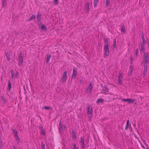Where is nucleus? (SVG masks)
Masks as SVG:
<instances>
[{"instance_id":"1","label":"nucleus","mask_w":149,"mask_h":149,"mask_svg":"<svg viewBox=\"0 0 149 149\" xmlns=\"http://www.w3.org/2000/svg\"><path fill=\"white\" fill-rule=\"evenodd\" d=\"M122 99L123 100L122 101L123 102H126L130 104L133 103L135 104H136V103L135 102L136 101V100L135 99H132L131 98H124Z\"/></svg>"},{"instance_id":"2","label":"nucleus","mask_w":149,"mask_h":149,"mask_svg":"<svg viewBox=\"0 0 149 149\" xmlns=\"http://www.w3.org/2000/svg\"><path fill=\"white\" fill-rule=\"evenodd\" d=\"M104 57L108 56L110 54L109 46H104Z\"/></svg>"},{"instance_id":"3","label":"nucleus","mask_w":149,"mask_h":149,"mask_svg":"<svg viewBox=\"0 0 149 149\" xmlns=\"http://www.w3.org/2000/svg\"><path fill=\"white\" fill-rule=\"evenodd\" d=\"M93 82L92 81L88 85V87L86 88L85 91L87 93H88L91 91L93 89Z\"/></svg>"},{"instance_id":"4","label":"nucleus","mask_w":149,"mask_h":149,"mask_svg":"<svg viewBox=\"0 0 149 149\" xmlns=\"http://www.w3.org/2000/svg\"><path fill=\"white\" fill-rule=\"evenodd\" d=\"M143 59L144 60V63H148L149 61V52L144 53L143 55Z\"/></svg>"},{"instance_id":"5","label":"nucleus","mask_w":149,"mask_h":149,"mask_svg":"<svg viewBox=\"0 0 149 149\" xmlns=\"http://www.w3.org/2000/svg\"><path fill=\"white\" fill-rule=\"evenodd\" d=\"M38 24L39 25V27H40L42 31H47L46 26L45 24H43L42 22H40Z\"/></svg>"},{"instance_id":"6","label":"nucleus","mask_w":149,"mask_h":149,"mask_svg":"<svg viewBox=\"0 0 149 149\" xmlns=\"http://www.w3.org/2000/svg\"><path fill=\"white\" fill-rule=\"evenodd\" d=\"M67 71H65L63 74V76L61 79V81L63 82H65L67 79Z\"/></svg>"},{"instance_id":"7","label":"nucleus","mask_w":149,"mask_h":149,"mask_svg":"<svg viewBox=\"0 0 149 149\" xmlns=\"http://www.w3.org/2000/svg\"><path fill=\"white\" fill-rule=\"evenodd\" d=\"M19 65L20 66L22 65L23 62V58L22 57V51L20 52L19 54Z\"/></svg>"},{"instance_id":"8","label":"nucleus","mask_w":149,"mask_h":149,"mask_svg":"<svg viewBox=\"0 0 149 149\" xmlns=\"http://www.w3.org/2000/svg\"><path fill=\"white\" fill-rule=\"evenodd\" d=\"M87 114L88 115L92 114V108L91 105H88L87 108Z\"/></svg>"},{"instance_id":"9","label":"nucleus","mask_w":149,"mask_h":149,"mask_svg":"<svg viewBox=\"0 0 149 149\" xmlns=\"http://www.w3.org/2000/svg\"><path fill=\"white\" fill-rule=\"evenodd\" d=\"M100 86L103 88L102 90L103 91H106L107 93L109 92V88H108L105 85H103L102 84H101Z\"/></svg>"},{"instance_id":"10","label":"nucleus","mask_w":149,"mask_h":149,"mask_svg":"<svg viewBox=\"0 0 149 149\" xmlns=\"http://www.w3.org/2000/svg\"><path fill=\"white\" fill-rule=\"evenodd\" d=\"M104 46H109V38H104Z\"/></svg>"},{"instance_id":"11","label":"nucleus","mask_w":149,"mask_h":149,"mask_svg":"<svg viewBox=\"0 0 149 149\" xmlns=\"http://www.w3.org/2000/svg\"><path fill=\"white\" fill-rule=\"evenodd\" d=\"M85 8L86 9L87 13H88L89 10V2L88 1H87L86 2V5L85 6Z\"/></svg>"},{"instance_id":"12","label":"nucleus","mask_w":149,"mask_h":149,"mask_svg":"<svg viewBox=\"0 0 149 149\" xmlns=\"http://www.w3.org/2000/svg\"><path fill=\"white\" fill-rule=\"evenodd\" d=\"M141 49L140 50V51L141 52L142 51L143 52H145V51L144 47L145 43L141 42Z\"/></svg>"},{"instance_id":"13","label":"nucleus","mask_w":149,"mask_h":149,"mask_svg":"<svg viewBox=\"0 0 149 149\" xmlns=\"http://www.w3.org/2000/svg\"><path fill=\"white\" fill-rule=\"evenodd\" d=\"M104 102V99L101 98H99L97 99L96 103L97 104H98L99 103H102Z\"/></svg>"},{"instance_id":"14","label":"nucleus","mask_w":149,"mask_h":149,"mask_svg":"<svg viewBox=\"0 0 149 149\" xmlns=\"http://www.w3.org/2000/svg\"><path fill=\"white\" fill-rule=\"evenodd\" d=\"M8 88L7 89V91H10L11 88V84L9 80H8Z\"/></svg>"},{"instance_id":"15","label":"nucleus","mask_w":149,"mask_h":149,"mask_svg":"<svg viewBox=\"0 0 149 149\" xmlns=\"http://www.w3.org/2000/svg\"><path fill=\"white\" fill-rule=\"evenodd\" d=\"M36 16L34 15L33 14L32 15V16L30 18H29L27 20V21L28 22H30L31 20H33V19H34L36 18Z\"/></svg>"},{"instance_id":"16","label":"nucleus","mask_w":149,"mask_h":149,"mask_svg":"<svg viewBox=\"0 0 149 149\" xmlns=\"http://www.w3.org/2000/svg\"><path fill=\"white\" fill-rule=\"evenodd\" d=\"M51 56V55L50 54L49 55V54H47L46 56L47 60L46 61V62L47 63H48L49 62V61L50 60V58Z\"/></svg>"},{"instance_id":"17","label":"nucleus","mask_w":149,"mask_h":149,"mask_svg":"<svg viewBox=\"0 0 149 149\" xmlns=\"http://www.w3.org/2000/svg\"><path fill=\"white\" fill-rule=\"evenodd\" d=\"M41 14H40V13H38V14H37V21L38 22H40V20L41 19Z\"/></svg>"},{"instance_id":"18","label":"nucleus","mask_w":149,"mask_h":149,"mask_svg":"<svg viewBox=\"0 0 149 149\" xmlns=\"http://www.w3.org/2000/svg\"><path fill=\"white\" fill-rule=\"evenodd\" d=\"M58 129H61V130H63L64 129L63 128V125L61 123V120L59 122V128Z\"/></svg>"},{"instance_id":"19","label":"nucleus","mask_w":149,"mask_h":149,"mask_svg":"<svg viewBox=\"0 0 149 149\" xmlns=\"http://www.w3.org/2000/svg\"><path fill=\"white\" fill-rule=\"evenodd\" d=\"M1 98L2 101L4 102V103L7 102L8 101V100L6 99L5 97L3 96H1Z\"/></svg>"},{"instance_id":"20","label":"nucleus","mask_w":149,"mask_h":149,"mask_svg":"<svg viewBox=\"0 0 149 149\" xmlns=\"http://www.w3.org/2000/svg\"><path fill=\"white\" fill-rule=\"evenodd\" d=\"M130 125L129 124V120H128L127 121V123L125 127V130H127L128 129V127L129 125Z\"/></svg>"},{"instance_id":"21","label":"nucleus","mask_w":149,"mask_h":149,"mask_svg":"<svg viewBox=\"0 0 149 149\" xmlns=\"http://www.w3.org/2000/svg\"><path fill=\"white\" fill-rule=\"evenodd\" d=\"M141 38L143 42H142L145 43V39L144 38V34L143 32L141 34Z\"/></svg>"},{"instance_id":"22","label":"nucleus","mask_w":149,"mask_h":149,"mask_svg":"<svg viewBox=\"0 0 149 149\" xmlns=\"http://www.w3.org/2000/svg\"><path fill=\"white\" fill-rule=\"evenodd\" d=\"M121 32L124 33L125 32V26L123 24L121 26Z\"/></svg>"},{"instance_id":"23","label":"nucleus","mask_w":149,"mask_h":149,"mask_svg":"<svg viewBox=\"0 0 149 149\" xmlns=\"http://www.w3.org/2000/svg\"><path fill=\"white\" fill-rule=\"evenodd\" d=\"M113 45V47L114 48H116V38H115L114 39Z\"/></svg>"},{"instance_id":"24","label":"nucleus","mask_w":149,"mask_h":149,"mask_svg":"<svg viewBox=\"0 0 149 149\" xmlns=\"http://www.w3.org/2000/svg\"><path fill=\"white\" fill-rule=\"evenodd\" d=\"M12 130L13 131V134L14 135V136H16V135H17L18 134L17 133V131L16 130V129H12Z\"/></svg>"},{"instance_id":"25","label":"nucleus","mask_w":149,"mask_h":149,"mask_svg":"<svg viewBox=\"0 0 149 149\" xmlns=\"http://www.w3.org/2000/svg\"><path fill=\"white\" fill-rule=\"evenodd\" d=\"M44 109H45L46 110H49L51 109V107L50 106H44L42 108V109L43 110Z\"/></svg>"},{"instance_id":"26","label":"nucleus","mask_w":149,"mask_h":149,"mask_svg":"<svg viewBox=\"0 0 149 149\" xmlns=\"http://www.w3.org/2000/svg\"><path fill=\"white\" fill-rule=\"evenodd\" d=\"M98 1V0H94V7L96 8L97 6V4Z\"/></svg>"},{"instance_id":"27","label":"nucleus","mask_w":149,"mask_h":149,"mask_svg":"<svg viewBox=\"0 0 149 149\" xmlns=\"http://www.w3.org/2000/svg\"><path fill=\"white\" fill-rule=\"evenodd\" d=\"M118 85H122L123 84V83L122 82V80L121 79H118Z\"/></svg>"},{"instance_id":"28","label":"nucleus","mask_w":149,"mask_h":149,"mask_svg":"<svg viewBox=\"0 0 149 149\" xmlns=\"http://www.w3.org/2000/svg\"><path fill=\"white\" fill-rule=\"evenodd\" d=\"M6 0H2V7H4L6 5Z\"/></svg>"},{"instance_id":"29","label":"nucleus","mask_w":149,"mask_h":149,"mask_svg":"<svg viewBox=\"0 0 149 149\" xmlns=\"http://www.w3.org/2000/svg\"><path fill=\"white\" fill-rule=\"evenodd\" d=\"M76 75L77 74L73 73L71 77V79H72L73 78H74V79H75L76 78Z\"/></svg>"},{"instance_id":"30","label":"nucleus","mask_w":149,"mask_h":149,"mask_svg":"<svg viewBox=\"0 0 149 149\" xmlns=\"http://www.w3.org/2000/svg\"><path fill=\"white\" fill-rule=\"evenodd\" d=\"M119 76L118 77V79H122L123 77L122 72H121L120 71L119 72Z\"/></svg>"},{"instance_id":"31","label":"nucleus","mask_w":149,"mask_h":149,"mask_svg":"<svg viewBox=\"0 0 149 149\" xmlns=\"http://www.w3.org/2000/svg\"><path fill=\"white\" fill-rule=\"evenodd\" d=\"M10 72H11V78L13 79L14 77V71L12 69H11L10 70Z\"/></svg>"},{"instance_id":"32","label":"nucleus","mask_w":149,"mask_h":149,"mask_svg":"<svg viewBox=\"0 0 149 149\" xmlns=\"http://www.w3.org/2000/svg\"><path fill=\"white\" fill-rule=\"evenodd\" d=\"M24 93L26 95V100H27V95H26V92H27V91L25 89V86H24Z\"/></svg>"},{"instance_id":"33","label":"nucleus","mask_w":149,"mask_h":149,"mask_svg":"<svg viewBox=\"0 0 149 149\" xmlns=\"http://www.w3.org/2000/svg\"><path fill=\"white\" fill-rule=\"evenodd\" d=\"M77 69L76 68H74L73 69V73H74V74H77Z\"/></svg>"},{"instance_id":"34","label":"nucleus","mask_w":149,"mask_h":149,"mask_svg":"<svg viewBox=\"0 0 149 149\" xmlns=\"http://www.w3.org/2000/svg\"><path fill=\"white\" fill-rule=\"evenodd\" d=\"M58 0H54L53 2L54 3L55 5H57L58 4Z\"/></svg>"},{"instance_id":"35","label":"nucleus","mask_w":149,"mask_h":149,"mask_svg":"<svg viewBox=\"0 0 149 149\" xmlns=\"http://www.w3.org/2000/svg\"><path fill=\"white\" fill-rule=\"evenodd\" d=\"M41 148L42 149H45V144L43 141L41 142Z\"/></svg>"},{"instance_id":"36","label":"nucleus","mask_w":149,"mask_h":149,"mask_svg":"<svg viewBox=\"0 0 149 149\" xmlns=\"http://www.w3.org/2000/svg\"><path fill=\"white\" fill-rule=\"evenodd\" d=\"M110 0H106V6L107 7H108L109 3Z\"/></svg>"},{"instance_id":"37","label":"nucleus","mask_w":149,"mask_h":149,"mask_svg":"<svg viewBox=\"0 0 149 149\" xmlns=\"http://www.w3.org/2000/svg\"><path fill=\"white\" fill-rule=\"evenodd\" d=\"M80 142H81V144H84V139H83L82 136L81 137Z\"/></svg>"},{"instance_id":"38","label":"nucleus","mask_w":149,"mask_h":149,"mask_svg":"<svg viewBox=\"0 0 149 149\" xmlns=\"http://www.w3.org/2000/svg\"><path fill=\"white\" fill-rule=\"evenodd\" d=\"M133 70H130L128 72V76H131Z\"/></svg>"},{"instance_id":"39","label":"nucleus","mask_w":149,"mask_h":149,"mask_svg":"<svg viewBox=\"0 0 149 149\" xmlns=\"http://www.w3.org/2000/svg\"><path fill=\"white\" fill-rule=\"evenodd\" d=\"M139 52V49L138 48H137L136 49L135 51V54H136V56H137L138 55Z\"/></svg>"},{"instance_id":"40","label":"nucleus","mask_w":149,"mask_h":149,"mask_svg":"<svg viewBox=\"0 0 149 149\" xmlns=\"http://www.w3.org/2000/svg\"><path fill=\"white\" fill-rule=\"evenodd\" d=\"M72 145L73 147V149H77L76 146V144L75 143H72Z\"/></svg>"},{"instance_id":"41","label":"nucleus","mask_w":149,"mask_h":149,"mask_svg":"<svg viewBox=\"0 0 149 149\" xmlns=\"http://www.w3.org/2000/svg\"><path fill=\"white\" fill-rule=\"evenodd\" d=\"M39 129H40V130H43V127H42V125L41 124H40V125H39Z\"/></svg>"},{"instance_id":"42","label":"nucleus","mask_w":149,"mask_h":149,"mask_svg":"<svg viewBox=\"0 0 149 149\" xmlns=\"http://www.w3.org/2000/svg\"><path fill=\"white\" fill-rule=\"evenodd\" d=\"M3 147V143L2 141H0V149H1Z\"/></svg>"},{"instance_id":"43","label":"nucleus","mask_w":149,"mask_h":149,"mask_svg":"<svg viewBox=\"0 0 149 149\" xmlns=\"http://www.w3.org/2000/svg\"><path fill=\"white\" fill-rule=\"evenodd\" d=\"M19 73L17 71L16 72V74H15V77L16 78H17L19 76Z\"/></svg>"},{"instance_id":"44","label":"nucleus","mask_w":149,"mask_h":149,"mask_svg":"<svg viewBox=\"0 0 149 149\" xmlns=\"http://www.w3.org/2000/svg\"><path fill=\"white\" fill-rule=\"evenodd\" d=\"M41 131L40 134H42L44 135L45 134V131H43V129L42 130H41Z\"/></svg>"},{"instance_id":"45","label":"nucleus","mask_w":149,"mask_h":149,"mask_svg":"<svg viewBox=\"0 0 149 149\" xmlns=\"http://www.w3.org/2000/svg\"><path fill=\"white\" fill-rule=\"evenodd\" d=\"M128 127H129V130L131 131L132 132H134V131H133L132 130V127L131 126V124H130V125H129Z\"/></svg>"},{"instance_id":"46","label":"nucleus","mask_w":149,"mask_h":149,"mask_svg":"<svg viewBox=\"0 0 149 149\" xmlns=\"http://www.w3.org/2000/svg\"><path fill=\"white\" fill-rule=\"evenodd\" d=\"M147 72V70L144 69V71H143V74L144 75H145L146 73Z\"/></svg>"},{"instance_id":"47","label":"nucleus","mask_w":149,"mask_h":149,"mask_svg":"<svg viewBox=\"0 0 149 149\" xmlns=\"http://www.w3.org/2000/svg\"><path fill=\"white\" fill-rule=\"evenodd\" d=\"M81 147L83 149H84L85 148V144H81Z\"/></svg>"},{"instance_id":"48","label":"nucleus","mask_w":149,"mask_h":149,"mask_svg":"<svg viewBox=\"0 0 149 149\" xmlns=\"http://www.w3.org/2000/svg\"><path fill=\"white\" fill-rule=\"evenodd\" d=\"M81 147L83 149H84L85 148V144H81Z\"/></svg>"},{"instance_id":"49","label":"nucleus","mask_w":149,"mask_h":149,"mask_svg":"<svg viewBox=\"0 0 149 149\" xmlns=\"http://www.w3.org/2000/svg\"><path fill=\"white\" fill-rule=\"evenodd\" d=\"M5 55L7 57H9V55L8 53L7 52V53L5 52Z\"/></svg>"},{"instance_id":"50","label":"nucleus","mask_w":149,"mask_h":149,"mask_svg":"<svg viewBox=\"0 0 149 149\" xmlns=\"http://www.w3.org/2000/svg\"><path fill=\"white\" fill-rule=\"evenodd\" d=\"M144 69L147 70V64H144Z\"/></svg>"},{"instance_id":"51","label":"nucleus","mask_w":149,"mask_h":149,"mask_svg":"<svg viewBox=\"0 0 149 149\" xmlns=\"http://www.w3.org/2000/svg\"><path fill=\"white\" fill-rule=\"evenodd\" d=\"M72 134H75V131L74 129H73L72 131Z\"/></svg>"},{"instance_id":"52","label":"nucleus","mask_w":149,"mask_h":149,"mask_svg":"<svg viewBox=\"0 0 149 149\" xmlns=\"http://www.w3.org/2000/svg\"><path fill=\"white\" fill-rule=\"evenodd\" d=\"M15 137H16V140H19V136L18 135H16V136H15Z\"/></svg>"},{"instance_id":"53","label":"nucleus","mask_w":149,"mask_h":149,"mask_svg":"<svg viewBox=\"0 0 149 149\" xmlns=\"http://www.w3.org/2000/svg\"><path fill=\"white\" fill-rule=\"evenodd\" d=\"M130 70H133L134 68H133L132 65H131L130 67Z\"/></svg>"},{"instance_id":"54","label":"nucleus","mask_w":149,"mask_h":149,"mask_svg":"<svg viewBox=\"0 0 149 149\" xmlns=\"http://www.w3.org/2000/svg\"><path fill=\"white\" fill-rule=\"evenodd\" d=\"M72 135H73V137L74 138V139H77V137L76 136V134H73Z\"/></svg>"},{"instance_id":"55","label":"nucleus","mask_w":149,"mask_h":149,"mask_svg":"<svg viewBox=\"0 0 149 149\" xmlns=\"http://www.w3.org/2000/svg\"><path fill=\"white\" fill-rule=\"evenodd\" d=\"M61 129H58V130H59V133L61 134V135L62 134V133H61Z\"/></svg>"},{"instance_id":"56","label":"nucleus","mask_w":149,"mask_h":149,"mask_svg":"<svg viewBox=\"0 0 149 149\" xmlns=\"http://www.w3.org/2000/svg\"><path fill=\"white\" fill-rule=\"evenodd\" d=\"M13 149H17L15 146L14 145L13 146Z\"/></svg>"},{"instance_id":"57","label":"nucleus","mask_w":149,"mask_h":149,"mask_svg":"<svg viewBox=\"0 0 149 149\" xmlns=\"http://www.w3.org/2000/svg\"><path fill=\"white\" fill-rule=\"evenodd\" d=\"M134 137H135L136 139H139V138H138V137H137V136H136V134H134Z\"/></svg>"},{"instance_id":"58","label":"nucleus","mask_w":149,"mask_h":149,"mask_svg":"<svg viewBox=\"0 0 149 149\" xmlns=\"http://www.w3.org/2000/svg\"><path fill=\"white\" fill-rule=\"evenodd\" d=\"M63 127L65 130L66 129V125H63Z\"/></svg>"},{"instance_id":"59","label":"nucleus","mask_w":149,"mask_h":149,"mask_svg":"<svg viewBox=\"0 0 149 149\" xmlns=\"http://www.w3.org/2000/svg\"><path fill=\"white\" fill-rule=\"evenodd\" d=\"M130 61H132L133 59H132V56H131L130 57Z\"/></svg>"},{"instance_id":"60","label":"nucleus","mask_w":149,"mask_h":149,"mask_svg":"<svg viewBox=\"0 0 149 149\" xmlns=\"http://www.w3.org/2000/svg\"><path fill=\"white\" fill-rule=\"evenodd\" d=\"M144 141V144H145V145H146L147 146H148V144L145 142V140H144V141Z\"/></svg>"},{"instance_id":"61","label":"nucleus","mask_w":149,"mask_h":149,"mask_svg":"<svg viewBox=\"0 0 149 149\" xmlns=\"http://www.w3.org/2000/svg\"><path fill=\"white\" fill-rule=\"evenodd\" d=\"M101 44L100 43H98V46L100 47Z\"/></svg>"},{"instance_id":"62","label":"nucleus","mask_w":149,"mask_h":149,"mask_svg":"<svg viewBox=\"0 0 149 149\" xmlns=\"http://www.w3.org/2000/svg\"><path fill=\"white\" fill-rule=\"evenodd\" d=\"M141 146H142V147L143 148H144L145 149V147H144V146H143V145L142 144H141Z\"/></svg>"},{"instance_id":"63","label":"nucleus","mask_w":149,"mask_h":149,"mask_svg":"<svg viewBox=\"0 0 149 149\" xmlns=\"http://www.w3.org/2000/svg\"><path fill=\"white\" fill-rule=\"evenodd\" d=\"M17 140V143H19V142L20 141V139H19V140Z\"/></svg>"},{"instance_id":"64","label":"nucleus","mask_w":149,"mask_h":149,"mask_svg":"<svg viewBox=\"0 0 149 149\" xmlns=\"http://www.w3.org/2000/svg\"><path fill=\"white\" fill-rule=\"evenodd\" d=\"M80 83H83V80L82 79H81L80 80Z\"/></svg>"}]
</instances>
